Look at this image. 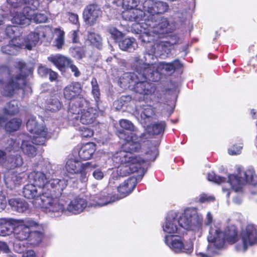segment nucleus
Masks as SVG:
<instances>
[{
	"instance_id": "nucleus-1",
	"label": "nucleus",
	"mask_w": 257,
	"mask_h": 257,
	"mask_svg": "<svg viewBox=\"0 0 257 257\" xmlns=\"http://www.w3.org/2000/svg\"><path fill=\"white\" fill-rule=\"evenodd\" d=\"M207 240L208 253H217L223 247L225 240L229 243H235V248L237 251L244 252L248 247L257 245V227L252 224H248L238 236L236 228L233 226L228 227L223 233L218 226L211 225Z\"/></svg>"
},
{
	"instance_id": "nucleus-2",
	"label": "nucleus",
	"mask_w": 257,
	"mask_h": 257,
	"mask_svg": "<svg viewBox=\"0 0 257 257\" xmlns=\"http://www.w3.org/2000/svg\"><path fill=\"white\" fill-rule=\"evenodd\" d=\"M118 137L126 141L124 145L125 150L116 152L112 156V160L114 165L117 167V173L120 176H126L138 171L143 172L142 165L146 160L140 157H137L133 152H137L141 148L139 138L137 135L131 133L126 136L120 133Z\"/></svg>"
},
{
	"instance_id": "nucleus-3",
	"label": "nucleus",
	"mask_w": 257,
	"mask_h": 257,
	"mask_svg": "<svg viewBox=\"0 0 257 257\" xmlns=\"http://www.w3.org/2000/svg\"><path fill=\"white\" fill-rule=\"evenodd\" d=\"M25 197L33 199L32 203L36 208H41L44 211L54 217L60 216L65 211V201L46 192V188H38L30 184L23 188Z\"/></svg>"
},
{
	"instance_id": "nucleus-4",
	"label": "nucleus",
	"mask_w": 257,
	"mask_h": 257,
	"mask_svg": "<svg viewBox=\"0 0 257 257\" xmlns=\"http://www.w3.org/2000/svg\"><path fill=\"white\" fill-rule=\"evenodd\" d=\"M143 10L148 13L146 20L143 21L150 22L153 32L156 35L170 33L175 30L176 25L173 21L168 20L167 18L162 17L159 21H154L155 16L165 13L168 5L165 2L154 0H145L142 4Z\"/></svg>"
},
{
	"instance_id": "nucleus-5",
	"label": "nucleus",
	"mask_w": 257,
	"mask_h": 257,
	"mask_svg": "<svg viewBox=\"0 0 257 257\" xmlns=\"http://www.w3.org/2000/svg\"><path fill=\"white\" fill-rule=\"evenodd\" d=\"M150 72L145 71L143 64L140 68H136L135 72L123 74L120 79V82L125 86L134 89L137 93L149 95L155 91L153 85L146 81L147 79L150 80L148 77V74Z\"/></svg>"
},
{
	"instance_id": "nucleus-6",
	"label": "nucleus",
	"mask_w": 257,
	"mask_h": 257,
	"mask_svg": "<svg viewBox=\"0 0 257 257\" xmlns=\"http://www.w3.org/2000/svg\"><path fill=\"white\" fill-rule=\"evenodd\" d=\"M87 101L79 98L76 104L70 106L68 111V119L70 123L74 125L89 124L93 122L97 114V110L92 107H87Z\"/></svg>"
},
{
	"instance_id": "nucleus-7",
	"label": "nucleus",
	"mask_w": 257,
	"mask_h": 257,
	"mask_svg": "<svg viewBox=\"0 0 257 257\" xmlns=\"http://www.w3.org/2000/svg\"><path fill=\"white\" fill-rule=\"evenodd\" d=\"M31 180H33L34 184L38 188H46V192L52 194V193L57 195L61 194L63 190L67 185V181L64 179L54 178L51 176L47 177L41 172H34L29 176Z\"/></svg>"
},
{
	"instance_id": "nucleus-8",
	"label": "nucleus",
	"mask_w": 257,
	"mask_h": 257,
	"mask_svg": "<svg viewBox=\"0 0 257 257\" xmlns=\"http://www.w3.org/2000/svg\"><path fill=\"white\" fill-rule=\"evenodd\" d=\"M26 71L17 74L12 78L3 83L2 94L6 96H12L18 94L21 90L24 92L31 91V88L27 84L26 80Z\"/></svg>"
},
{
	"instance_id": "nucleus-9",
	"label": "nucleus",
	"mask_w": 257,
	"mask_h": 257,
	"mask_svg": "<svg viewBox=\"0 0 257 257\" xmlns=\"http://www.w3.org/2000/svg\"><path fill=\"white\" fill-rule=\"evenodd\" d=\"M228 183L235 192H241L243 186L247 183L257 186V175L253 169L244 171L238 168L237 174L228 176Z\"/></svg>"
},
{
	"instance_id": "nucleus-10",
	"label": "nucleus",
	"mask_w": 257,
	"mask_h": 257,
	"mask_svg": "<svg viewBox=\"0 0 257 257\" xmlns=\"http://www.w3.org/2000/svg\"><path fill=\"white\" fill-rule=\"evenodd\" d=\"M145 71L150 72L148 74L149 78L153 81H159L161 77V74L166 73L168 74L173 73L176 69L181 67V63L176 60L171 63L161 62L157 64H144Z\"/></svg>"
},
{
	"instance_id": "nucleus-11",
	"label": "nucleus",
	"mask_w": 257,
	"mask_h": 257,
	"mask_svg": "<svg viewBox=\"0 0 257 257\" xmlns=\"http://www.w3.org/2000/svg\"><path fill=\"white\" fill-rule=\"evenodd\" d=\"M14 222L16 225L13 230L14 236L19 240L27 239L30 237L31 230L33 228H42V225L29 218L16 220Z\"/></svg>"
},
{
	"instance_id": "nucleus-12",
	"label": "nucleus",
	"mask_w": 257,
	"mask_h": 257,
	"mask_svg": "<svg viewBox=\"0 0 257 257\" xmlns=\"http://www.w3.org/2000/svg\"><path fill=\"white\" fill-rule=\"evenodd\" d=\"M140 3L139 0H123L122 6L127 10L123 11L122 16L126 20L140 22L146 20L148 13L138 9H134L138 6Z\"/></svg>"
},
{
	"instance_id": "nucleus-13",
	"label": "nucleus",
	"mask_w": 257,
	"mask_h": 257,
	"mask_svg": "<svg viewBox=\"0 0 257 257\" xmlns=\"http://www.w3.org/2000/svg\"><path fill=\"white\" fill-rule=\"evenodd\" d=\"M27 128L33 136V143L37 145H43L48 138L47 128L42 125L38 124L35 117H32L27 122Z\"/></svg>"
},
{
	"instance_id": "nucleus-14",
	"label": "nucleus",
	"mask_w": 257,
	"mask_h": 257,
	"mask_svg": "<svg viewBox=\"0 0 257 257\" xmlns=\"http://www.w3.org/2000/svg\"><path fill=\"white\" fill-rule=\"evenodd\" d=\"M178 42V38L176 36H173L169 41H157L151 46L150 50H148L145 55L147 59V57H153L154 55L162 56L165 54H168L171 52V47Z\"/></svg>"
},
{
	"instance_id": "nucleus-15",
	"label": "nucleus",
	"mask_w": 257,
	"mask_h": 257,
	"mask_svg": "<svg viewBox=\"0 0 257 257\" xmlns=\"http://www.w3.org/2000/svg\"><path fill=\"white\" fill-rule=\"evenodd\" d=\"M152 24L151 23L146 21L144 22H137L134 24L133 29L135 33L138 34L139 39L143 43H151L155 39L153 29H151Z\"/></svg>"
},
{
	"instance_id": "nucleus-16",
	"label": "nucleus",
	"mask_w": 257,
	"mask_h": 257,
	"mask_svg": "<svg viewBox=\"0 0 257 257\" xmlns=\"http://www.w3.org/2000/svg\"><path fill=\"white\" fill-rule=\"evenodd\" d=\"M33 141L30 142L27 140H24L22 142L21 146L20 147L19 142L14 141L13 139L8 140V146L6 149L7 151H17L21 148L23 153L29 157H34L37 154V148L32 145Z\"/></svg>"
},
{
	"instance_id": "nucleus-17",
	"label": "nucleus",
	"mask_w": 257,
	"mask_h": 257,
	"mask_svg": "<svg viewBox=\"0 0 257 257\" xmlns=\"http://www.w3.org/2000/svg\"><path fill=\"white\" fill-rule=\"evenodd\" d=\"M178 221V213L173 211H170L163 224V231L168 234L181 233V229Z\"/></svg>"
},
{
	"instance_id": "nucleus-18",
	"label": "nucleus",
	"mask_w": 257,
	"mask_h": 257,
	"mask_svg": "<svg viewBox=\"0 0 257 257\" xmlns=\"http://www.w3.org/2000/svg\"><path fill=\"white\" fill-rule=\"evenodd\" d=\"M32 10L29 7H25L23 9V13L11 11V17L12 23L16 25L26 27L30 25Z\"/></svg>"
},
{
	"instance_id": "nucleus-19",
	"label": "nucleus",
	"mask_w": 257,
	"mask_h": 257,
	"mask_svg": "<svg viewBox=\"0 0 257 257\" xmlns=\"http://www.w3.org/2000/svg\"><path fill=\"white\" fill-rule=\"evenodd\" d=\"M47 29L45 28H40L37 29L36 31L30 33L23 42H19L22 44V48L24 47L28 50H31L35 47L39 40L40 36L46 37L45 33L46 32Z\"/></svg>"
},
{
	"instance_id": "nucleus-20",
	"label": "nucleus",
	"mask_w": 257,
	"mask_h": 257,
	"mask_svg": "<svg viewBox=\"0 0 257 257\" xmlns=\"http://www.w3.org/2000/svg\"><path fill=\"white\" fill-rule=\"evenodd\" d=\"M17 67L18 68H10L7 66H0V83H4L10 78H12L20 72L22 73L24 70H26V65L23 62H18Z\"/></svg>"
},
{
	"instance_id": "nucleus-21",
	"label": "nucleus",
	"mask_w": 257,
	"mask_h": 257,
	"mask_svg": "<svg viewBox=\"0 0 257 257\" xmlns=\"http://www.w3.org/2000/svg\"><path fill=\"white\" fill-rule=\"evenodd\" d=\"M101 10L99 6L96 4L88 5L84 10L83 17L85 22L90 25L95 23L101 15Z\"/></svg>"
},
{
	"instance_id": "nucleus-22",
	"label": "nucleus",
	"mask_w": 257,
	"mask_h": 257,
	"mask_svg": "<svg viewBox=\"0 0 257 257\" xmlns=\"http://www.w3.org/2000/svg\"><path fill=\"white\" fill-rule=\"evenodd\" d=\"M179 225L181 228L187 231H192L193 228V208H187L179 217Z\"/></svg>"
},
{
	"instance_id": "nucleus-23",
	"label": "nucleus",
	"mask_w": 257,
	"mask_h": 257,
	"mask_svg": "<svg viewBox=\"0 0 257 257\" xmlns=\"http://www.w3.org/2000/svg\"><path fill=\"white\" fill-rule=\"evenodd\" d=\"M89 165H91V163L87 162L83 164L77 160L70 158L66 162L65 169L68 173L75 174H78L83 168H86Z\"/></svg>"
},
{
	"instance_id": "nucleus-24",
	"label": "nucleus",
	"mask_w": 257,
	"mask_h": 257,
	"mask_svg": "<svg viewBox=\"0 0 257 257\" xmlns=\"http://www.w3.org/2000/svg\"><path fill=\"white\" fill-rule=\"evenodd\" d=\"M87 206L85 199L76 197L70 201L67 207V210L74 214L82 212Z\"/></svg>"
},
{
	"instance_id": "nucleus-25",
	"label": "nucleus",
	"mask_w": 257,
	"mask_h": 257,
	"mask_svg": "<svg viewBox=\"0 0 257 257\" xmlns=\"http://www.w3.org/2000/svg\"><path fill=\"white\" fill-rule=\"evenodd\" d=\"M165 242L169 248L175 252H180L183 247V242L181 238L177 236L166 235Z\"/></svg>"
},
{
	"instance_id": "nucleus-26",
	"label": "nucleus",
	"mask_w": 257,
	"mask_h": 257,
	"mask_svg": "<svg viewBox=\"0 0 257 257\" xmlns=\"http://www.w3.org/2000/svg\"><path fill=\"white\" fill-rule=\"evenodd\" d=\"M81 85L78 82H73L67 85L64 90V96L68 100L74 99L81 91Z\"/></svg>"
},
{
	"instance_id": "nucleus-27",
	"label": "nucleus",
	"mask_w": 257,
	"mask_h": 257,
	"mask_svg": "<svg viewBox=\"0 0 257 257\" xmlns=\"http://www.w3.org/2000/svg\"><path fill=\"white\" fill-rule=\"evenodd\" d=\"M22 48V44L17 41V38H13L7 45L2 47L1 51L4 54L16 55L19 49Z\"/></svg>"
},
{
	"instance_id": "nucleus-28",
	"label": "nucleus",
	"mask_w": 257,
	"mask_h": 257,
	"mask_svg": "<svg viewBox=\"0 0 257 257\" xmlns=\"http://www.w3.org/2000/svg\"><path fill=\"white\" fill-rule=\"evenodd\" d=\"M135 181L136 180L135 179L130 178L125 181L123 185H120L117 188V190L120 194L121 196L116 199L123 198L131 193L135 187Z\"/></svg>"
},
{
	"instance_id": "nucleus-29",
	"label": "nucleus",
	"mask_w": 257,
	"mask_h": 257,
	"mask_svg": "<svg viewBox=\"0 0 257 257\" xmlns=\"http://www.w3.org/2000/svg\"><path fill=\"white\" fill-rule=\"evenodd\" d=\"M9 204L12 209L18 212L22 213L28 209L27 202L22 199L12 198L9 200Z\"/></svg>"
},
{
	"instance_id": "nucleus-30",
	"label": "nucleus",
	"mask_w": 257,
	"mask_h": 257,
	"mask_svg": "<svg viewBox=\"0 0 257 257\" xmlns=\"http://www.w3.org/2000/svg\"><path fill=\"white\" fill-rule=\"evenodd\" d=\"M23 160L20 155L9 156L6 160L4 166L8 169H13L22 166Z\"/></svg>"
},
{
	"instance_id": "nucleus-31",
	"label": "nucleus",
	"mask_w": 257,
	"mask_h": 257,
	"mask_svg": "<svg viewBox=\"0 0 257 257\" xmlns=\"http://www.w3.org/2000/svg\"><path fill=\"white\" fill-rule=\"evenodd\" d=\"M138 113L140 114L141 119L146 123L155 114L154 108L150 105H144L137 108Z\"/></svg>"
},
{
	"instance_id": "nucleus-32",
	"label": "nucleus",
	"mask_w": 257,
	"mask_h": 257,
	"mask_svg": "<svg viewBox=\"0 0 257 257\" xmlns=\"http://www.w3.org/2000/svg\"><path fill=\"white\" fill-rule=\"evenodd\" d=\"M95 150V146L93 143L87 144L81 147L78 152L79 156L82 160H88L91 158Z\"/></svg>"
},
{
	"instance_id": "nucleus-33",
	"label": "nucleus",
	"mask_w": 257,
	"mask_h": 257,
	"mask_svg": "<svg viewBox=\"0 0 257 257\" xmlns=\"http://www.w3.org/2000/svg\"><path fill=\"white\" fill-rule=\"evenodd\" d=\"M119 48L123 51L132 52L137 48L138 44L134 38H126L118 42Z\"/></svg>"
},
{
	"instance_id": "nucleus-34",
	"label": "nucleus",
	"mask_w": 257,
	"mask_h": 257,
	"mask_svg": "<svg viewBox=\"0 0 257 257\" xmlns=\"http://www.w3.org/2000/svg\"><path fill=\"white\" fill-rule=\"evenodd\" d=\"M58 97V95H55L47 100L45 105V108L47 110L56 112L61 108L62 105Z\"/></svg>"
},
{
	"instance_id": "nucleus-35",
	"label": "nucleus",
	"mask_w": 257,
	"mask_h": 257,
	"mask_svg": "<svg viewBox=\"0 0 257 257\" xmlns=\"http://www.w3.org/2000/svg\"><path fill=\"white\" fill-rule=\"evenodd\" d=\"M48 60L59 69L68 66L70 61L69 59L60 55L51 56L48 57Z\"/></svg>"
},
{
	"instance_id": "nucleus-36",
	"label": "nucleus",
	"mask_w": 257,
	"mask_h": 257,
	"mask_svg": "<svg viewBox=\"0 0 257 257\" xmlns=\"http://www.w3.org/2000/svg\"><path fill=\"white\" fill-rule=\"evenodd\" d=\"M115 199L108 195L105 192H102L95 197V203H93L92 205L94 206H102L106 205L111 202H114Z\"/></svg>"
},
{
	"instance_id": "nucleus-37",
	"label": "nucleus",
	"mask_w": 257,
	"mask_h": 257,
	"mask_svg": "<svg viewBox=\"0 0 257 257\" xmlns=\"http://www.w3.org/2000/svg\"><path fill=\"white\" fill-rule=\"evenodd\" d=\"M14 230V227L12 223L9 221H6L5 220L0 221V235L7 236L10 235Z\"/></svg>"
},
{
	"instance_id": "nucleus-38",
	"label": "nucleus",
	"mask_w": 257,
	"mask_h": 257,
	"mask_svg": "<svg viewBox=\"0 0 257 257\" xmlns=\"http://www.w3.org/2000/svg\"><path fill=\"white\" fill-rule=\"evenodd\" d=\"M165 126L166 123L164 121L154 123L149 127V132L152 135H160L164 132Z\"/></svg>"
},
{
	"instance_id": "nucleus-39",
	"label": "nucleus",
	"mask_w": 257,
	"mask_h": 257,
	"mask_svg": "<svg viewBox=\"0 0 257 257\" xmlns=\"http://www.w3.org/2000/svg\"><path fill=\"white\" fill-rule=\"evenodd\" d=\"M148 150L146 151V154L147 157L146 158V161H154L158 155L157 149L158 144L152 145L148 144Z\"/></svg>"
},
{
	"instance_id": "nucleus-40",
	"label": "nucleus",
	"mask_w": 257,
	"mask_h": 257,
	"mask_svg": "<svg viewBox=\"0 0 257 257\" xmlns=\"http://www.w3.org/2000/svg\"><path fill=\"white\" fill-rule=\"evenodd\" d=\"M22 123V120L19 118H13L5 124V129L9 132L18 130Z\"/></svg>"
},
{
	"instance_id": "nucleus-41",
	"label": "nucleus",
	"mask_w": 257,
	"mask_h": 257,
	"mask_svg": "<svg viewBox=\"0 0 257 257\" xmlns=\"http://www.w3.org/2000/svg\"><path fill=\"white\" fill-rule=\"evenodd\" d=\"M37 229L38 230L32 231V229L30 235L31 243L34 245L39 243L42 241L43 238V233L41 231L42 228L41 229Z\"/></svg>"
},
{
	"instance_id": "nucleus-42",
	"label": "nucleus",
	"mask_w": 257,
	"mask_h": 257,
	"mask_svg": "<svg viewBox=\"0 0 257 257\" xmlns=\"http://www.w3.org/2000/svg\"><path fill=\"white\" fill-rule=\"evenodd\" d=\"M55 32L57 35L55 39V46L58 49H61L64 44V32L59 29H56Z\"/></svg>"
},
{
	"instance_id": "nucleus-43",
	"label": "nucleus",
	"mask_w": 257,
	"mask_h": 257,
	"mask_svg": "<svg viewBox=\"0 0 257 257\" xmlns=\"http://www.w3.org/2000/svg\"><path fill=\"white\" fill-rule=\"evenodd\" d=\"M22 179L20 175L14 174L11 179L7 178L5 180L6 184L8 187L13 189L15 186L20 184Z\"/></svg>"
},
{
	"instance_id": "nucleus-44",
	"label": "nucleus",
	"mask_w": 257,
	"mask_h": 257,
	"mask_svg": "<svg viewBox=\"0 0 257 257\" xmlns=\"http://www.w3.org/2000/svg\"><path fill=\"white\" fill-rule=\"evenodd\" d=\"M92 86L91 93L93 94L96 102H98L100 96V90L96 79L93 78L91 81Z\"/></svg>"
},
{
	"instance_id": "nucleus-45",
	"label": "nucleus",
	"mask_w": 257,
	"mask_h": 257,
	"mask_svg": "<svg viewBox=\"0 0 257 257\" xmlns=\"http://www.w3.org/2000/svg\"><path fill=\"white\" fill-rule=\"evenodd\" d=\"M87 40L89 41L91 44L97 47H99L100 46L101 42V38L100 36L93 32L88 33Z\"/></svg>"
},
{
	"instance_id": "nucleus-46",
	"label": "nucleus",
	"mask_w": 257,
	"mask_h": 257,
	"mask_svg": "<svg viewBox=\"0 0 257 257\" xmlns=\"http://www.w3.org/2000/svg\"><path fill=\"white\" fill-rule=\"evenodd\" d=\"M34 10L32 9V15L30 16L31 21H33L36 23H45L47 20V17L43 14L34 13Z\"/></svg>"
},
{
	"instance_id": "nucleus-47",
	"label": "nucleus",
	"mask_w": 257,
	"mask_h": 257,
	"mask_svg": "<svg viewBox=\"0 0 257 257\" xmlns=\"http://www.w3.org/2000/svg\"><path fill=\"white\" fill-rule=\"evenodd\" d=\"M4 114L9 115H14L19 112V108L15 102L10 103L7 107L4 109Z\"/></svg>"
},
{
	"instance_id": "nucleus-48",
	"label": "nucleus",
	"mask_w": 257,
	"mask_h": 257,
	"mask_svg": "<svg viewBox=\"0 0 257 257\" xmlns=\"http://www.w3.org/2000/svg\"><path fill=\"white\" fill-rule=\"evenodd\" d=\"M195 209L194 208V210ZM203 218L202 216L198 213L194 212V232L199 231L202 228Z\"/></svg>"
},
{
	"instance_id": "nucleus-49",
	"label": "nucleus",
	"mask_w": 257,
	"mask_h": 257,
	"mask_svg": "<svg viewBox=\"0 0 257 257\" xmlns=\"http://www.w3.org/2000/svg\"><path fill=\"white\" fill-rule=\"evenodd\" d=\"M215 198L214 196L208 195L206 194H202L198 197H196L195 199V202L196 203L199 202L201 203L213 202Z\"/></svg>"
},
{
	"instance_id": "nucleus-50",
	"label": "nucleus",
	"mask_w": 257,
	"mask_h": 257,
	"mask_svg": "<svg viewBox=\"0 0 257 257\" xmlns=\"http://www.w3.org/2000/svg\"><path fill=\"white\" fill-rule=\"evenodd\" d=\"M208 180L217 184H221L225 181V178L216 175L214 172L209 173Z\"/></svg>"
},
{
	"instance_id": "nucleus-51",
	"label": "nucleus",
	"mask_w": 257,
	"mask_h": 257,
	"mask_svg": "<svg viewBox=\"0 0 257 257\" xmlns=\"http://www.w3.org/2000/svg\"><path fill=\"white\" fill-rule=\"evenodd\" d=\"M96 165L91 163V165H89L86 168H83L82 170L79 172L78 173L80 174V180L82 182H86L87 181V172L88 171L90 168H95Z\"/></svg>"
},
{
	"instance_id": "nucleus-52",
	"label": "nucleus",
	"mask_w": 257,
	"mask_h": 257,
	"mask_svg": "<svg viewBox=\"0 0 257 257\" xmlns=\"http://www.w3.org/2000/svg\"><path fill=\"white\" fill-rule=\"evenodd\" d=\"M119 124L122 128L125 130L133 132L136 131L134 124L128 120L121 119L119 121Z\"/></svg>"
},
{
	"instance_id": "nucleus-53",
	"label": "nucleus",
	"mask_w": 257,
	"mask_h": 257,
	"mask_svg": "<svg viewBox=\"0 0 257 257\" xmlns=\"http://www.w3.org/2000/svg\"><path fill=\"white\" fill-rule=\"evenodd\" d=\"M78 130L81 136L84 138L91 137L93 135V131L91 129L84 126H80Z\"/></svg>"
},
{
	"instance_id": "nucleus-54",
	"label": "nucleus",
	"mask_w": 257,
	"mask_h": 257,
	"mask_svg": "<svg viewBox=\"0 0 257 257\" xmlns=\"http://www.w3.org/2000/svg\"><path fill=\"white\" fill-rule=\"evenodd\" d=\"M7 26H5V29L6 30V32L8 35L9 38H17V41H20V37H17L15 35V33L16 31L17 30V28L14 26H10L9 24H6Z\"/></svg>"
},
{
	"instance_id": "nucleus-55",
	"label": "nucleus",
	"mask_w": 257,
	"mask_h": 257,
	"mask_svg": "<svg viewBox=\"0 0 257 257\" xmlns=\"http://www.w3.org/2000/svg\"><path fill=\"white\" fill-rule=\"evenodd\" d=\"M242 148V145L241 144L238 145H233L228 149V152L230 155H237L240 154Z\"/></svg>"
},
{
	"instance_id": "nucleus-56",
	"label": "nucleus",
	"mask_w": 257,
	"mask_h": 257,
	"mask_svg": "<svg viewBox=\"0 0 257 257\" xmlns=\"http://www.w3.org/2000/svg\"><path fill=\"white\" fill-rule=\"evenodd\" d=\"M193 251V243L191 240L183 243V247L181 252L190 254Z\"/></svg>"
},
{
	"instance_id": "nucleus-57",
	"label": "nucleus",
	"mask_w": 257,
	"mask_h": 257,
	"mask_svg": "<svg viewBox=\"0 0 257 257\" xmlns=\"http://www.w3.org/2000/svg\"><path fill=\"white\" fill-rule=\"evenodd\" d=\"M23 4L28 5L27 7H29L31 9L36 10L39 7V3L38 0H22Z\"/></svg>"
},
{
	"instance_id": "nucleus-58",
	"label": "nucleus",
	"mask_w": 257,
	"mask_h": 257,
	"mask_svg": "<svg viewBox=\"0 0 257 257\" xmlns=\"http://www.w3.org/2000/svg\"><path fill=\"white\" fill-rule=\"evenodd\" d=\"M97 167V166H96ZM90 168V169H91ZM94 170L92 173L93 177L97 180H102L104 177V173L100 168H93Z\"/></svg>"
},
{
	"instance_id": "nucleus-59",
	"label": "nucleus",
	"mask_w": 257,
	"mask_h": 257,
	"mask_svg": "<svg viewBox=\"0 0 257 257\" xmlns=\"http://www.w3.org/2000/svg\"><path fill=\"white\" fill-rule=\"evenodd\" d=\"M14 249L18 253H24L26 251V246L24 243H15L14 244Z\"/></svg>"
},
{
	"instance_id": "nucleus-60",
	"label": "nucleus",
	"mask_w": 257,
	"mask_h": 257,
	"mask_svg": "<svg viewBox=\"0 0 257 257\" xmlns=\"http://www.w3.org/2000/svg\"><path fill=\"white\" fill-rule=\"evenodd\" d=\"M68 17L69 21L73 24H77L78 22V16L77 14L69 13Z\"/></svg>"
},
{
	"instance_id": "nucleus-61",
	"label": "nucleus",
	"mask_w": 257,
	"mask_h": 257,
	"mask_svg": "<svg viewBox=\"0 0 257 257\" xmlns=\"http://www.w3.org/2000/svg\"><path fill=\"white\" fill-rule=\"evenodd\" d=\"M9 37L6 32L5 25L0 27V41L8 39Z\"/></svg>"
},
{
	"instance_id": "nucleus-62",
	"label": "nucleus",
	"mask_w": 257,
	"mask_h": 257,
	"mask_svg": "<svg viewBox=\"0 0 257 257\" xmlns=\"http://www.w3.org/2000/svg\"><path fill=\"white\" fill-rule=\"evenodd\" d=\"M109 32V33L115 39L118 38L122 35V33L121 32L118 31L114 28L110 29Z\"/></svg>"
},
{
	"instance_id": "nucleus-63",
	"label": "nucleus",
	"mask_w": 257,
	"mask_h": 257,
	"mask_svg": "<svg viewBox=\"0 0 257 257\" xmlns=\"http://www.w3.org/2000/svg\"><path fill=\"white\" fill-rule=\"evenodd\" d=\"M67 67H68L70 68L71 71L74 73L75 76L78 77L80 75V72L79 71L78 68L75 65L72 64L71 61H70L68 66Z\"/></svg>"
},
{
	"instance_id": "nucleus-64",
	"label": "nucleus",
	"mask_w": 257,
	"mask_h": 257,
	"mask_svg": "<svg viewBox=\"0 0 257 257\" xmlns=\"http://www.w3.org/2000/svg\"><path fill=\"white\" fill-rule=\"evenodd\" d=\"M7 1L13 8H18L23 4L22 0H7Z\"/></svg>"
}]
</instances>
